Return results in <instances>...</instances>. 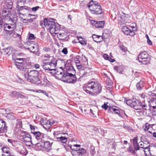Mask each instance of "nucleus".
Instances as JSON below:
<instances>
[{
    "label": "nucleus",
    "instance_id": "1",
    "mask_svg": "<svg viewBox=\"0 0 156 156\" xmlns=\"http://www.w3.org/2000/svg\"><path fill=\"white\" fill-rule=\"evenodd\" d=\"M55 20L50 18H45L43 21H41L40 25L43 27H46L51 34H57L60 30V25L57 23L55 22Z\"/></svg>",
    "mask_w": 156,
    "mask_h": 156
},
{
    "label": "nucleus",
    "instance_id": "2",
    "mask_svg": "<svg viewBox=\"0 0 156 156\" xmlns=\"http://www.w3.org/2000/svg\"><path fill=\"white\" fill-rule=\"evenodd\" d=\"M83 89L87 93L92 95H97L102 90L101 84L97 82L91 81L84 85Z\"/></svg>",
    "mask_w": 156,
    "mask_h": 156
},
{
    "label": "nucleus",
    "instance_id": "3",
    "mask_svg": "<svg viewBox=\"0 0 156 156\" xmlns=\"http://www.w3.org/2000/svg\"><path fill=\"white\" fill-rule=\"evenodd\" d=\"M12 60L14 61V65L18 69L22 71H25L26 69L30 68L33 66L32 63L25 58H15L12 57Z\"/></svg>",
    "mask_w": 156,
    "mask_h": 156
},
{
    "label": "nucleus",
    "instance_id": "4",
    "mask_svg": "<svg viewBox=\"0 0 156 156\" xmlns=\"http://www.w3.org/2000/svg\"><path fill=\"white\" fill-rule=\"evenodd\" d=\"M87 5L90 12L92 14L100 15L102 13L101 7L98 2L92 0Z\"/></svg>",
    "mask_w": 156,
    "mask_h": 156
},
{
    "label": "nucleus",
    "instance_id": "5",
    "mask_svg": "<svg viewBox=\"0 0 156 156\" xmlns=\"http://www.w3.org/2000/svg\"><path fill=\"white\" fill-rule=\"evenodd\" d=\"M24 75L27 81L35 84L39 78V72L36 70H31L25 73Z\"/></svg>",
    "mask_w": 156,
    "mask_h": 156
},
{
    "label": "nucleus",
    "instance_id": "6",
    "mask_svg": "<svg viewBox=\"0 0 156 156\" xmlns=\"http://www.w3.org/2000/svg\"><path fill=\"white\" fill-rule=\"evenodd\" d=\"M136 60L140 63L144 65H147L150 63L151 57L145 51H141L138 55Z\"/></svg>",
    "mask_w": 156,
    "mask_h": 156
},
{
    "label": "nucleus",
    "instance_id": "7",
    "mask_svg": "<svg viewBox=\"0 0 156 156\" xmlns=\"http://www.w3.org/2000/svg\"><path fill=\"white\" fill-rule=\"evenodd\" d=\"M20 140L24 143L26 146L30 147L31 144L33 145L31 141V136L29 133L24 131L21 132L20 136Z\"/></svg>",
    "mask_w": 156,
    "mask_h": 156
},
{
    "label": "nucleus",
    "instance_id": "8",
    "mask_svg": "<svg viewBox=\"0 0 156 156\" xmlns=\"http://www.w3.org/2000/svg\"><path fill=\"white\" fill-rule=\"evenodd\" d=\"M133 105L132 108L136 110H147V106L144 101L141 102L138 100L133 99Z\"/></svg>",
    "mask_w": 156,
    "mask_h": 156
},
{
    "label": "nucleus",
    "instance_id": "9",
    "mask_svg": "<svg viewBox=\"0 0 156 156\" xmlns=\"http://www.w3.org/2000/svg\"><path fill=\"white\" fill-rule=\"evenodd\" d=\"M11 12L9 10L3 8L2 12V19L3 20H9L13 23H15L16 19V16L14 14V17L12 18L11 16H12V15L10 14Z\"/></svg>",
    "mask_w": 156,
    "mask_h": 156
},
{
    "label": "nucleus",
    "instance_id": "10",
    "mask_svg": "<svg viewBox=\"0 0 156 156\" xmlns=\"http://www.w3.org/2000/svg\"><path fill=\"white\" fill-rule=\"evenodd\" d=\"M74 60L77 69L80 70V72L82 73V75L80 76V78L83 77L85 78L88 75V73L85 71L83 72L82 69V66L81 64L80 61V56L79 55H77L74 57Z\"/></svg>",
    "mask_w": 156,
    "mask_h": 156
},
{
    "label": "nucleus",
    "instance_id": "11",
    "mask_svg": "<svg viewBox=\"0 0 156 156\" xmlns=\"http://www.w3.org/2000/svg\"><path fill=\"white\" fill-rule=\"evenodd\" d=\"M41 144L37 143L35 144L37 147H40L43 149V150L47 152H49L51 149V145L53 142L50 143L48 141L42 142Z\"/></svg>",
    "mask_w": 156,
    "mask_h": 156
},
{
    "label": "nucleus",
    "instance_id": "12",
    "mask_svg": "<svg viewBox=\"0 0 156 156\" xmlns=\"http://www.w3.org/2000/svg\"><path fill=\"white\" fill-rule=\"evenodd\" d=\"M63 79V81L64 82L73 84L75 83L77 81L76 74H73L72 75H66L65 74Z\"/></svg>",
    "mask_w": 156,
    "mask_h": 156
},
{
    "label": "nucleus",
    "instance_id": "13",
    "mask_svg": "<svg viewBox=\"0 0 156 156\" xmlns=\"http://www.w3.org/2000/svg\"><path fill=\"white\" fill-rule=\"evenodd\" d=\"M54 73L56 79L63 81L65 74L64 73V69H63L62 67H60Z\"/></svg>",
    "mask_w": 156,
    "mask_h": 156
},
{
    "label": "nucleus",
    "instance_id": "14",
    "mask_svg": "<svg viewBox=\"0 0 156 156\" xmlns=\"http://www.w3.org/2000/svg\"><path fill=\"white\" fill-rule=\"evenodd\" d=\"M108 111L109 113H112L113 111L115 114L118 115L119 116L121 117H123L124 115L127 117V115H126L125 111L124 110H121L120 111L119 109L115 108H113L112 107H109Z\"/></svg>",
    "mask_w": 156,
    "mask_h": 156
},
{
    "label": "nucleus",
    "instance_id": "15",
    "mask_svg": "<svg viewBox=\"0 0 156 156\" xmlns=\"http://www.w3.org/2000/svg\"><path fill=\"white\" fill-rule=\"evenodd\" d=\"M73 151L71 152V154L73 156L82 155L86 152V151L83 148H81L78 150L77 149H72Z\"/></svg>",
    "mask_w": 156,
    "mask_h": 156
},
{
    "label": "nucleus",
    "instance_id": "16",
    "mask_svg": "<svg viewBox=\"0 0 156 156\" xmlns=\"http://www.w3.org/2000/svg\"><path fill=\"white\" fill-rule=\"evenodd\" d=\"M50 84V82L48 80L47 78L44 77L43 79H41L38 78L34 84L37 85L46 86L49 85Z\"/></svg>",
    "mask_w": 156,
    "mask_h": 156
},
{
    "label": "nucleus",
    "instance_id": "17",
    "mask_svg": "<svg viewBox=\"0 0 156 156\" xmlns=\"http://www.w3.org/2000/svg\"><path fill=\"white\" fill-rule=\"evenodd\" d=\"M48 60L44 58L42 60V66L43 68L46 70L56 71V69L55 68H52L48 62H45V61Z\"/></svg>",
    "mask_w": 156,
    "mask_h": 156
},
{
    "label": "nucleus",
    "instance_id": "18",
    "mask_svg": "<svg viewBox=\"0 0 156 156\" xmlns=\"http://www.w3.org/2000/svg\"><path fill=\"white\" fill-rule=\"evenodd\" d=\"M33 135L35 139L39 142H41L45 136V134L39 131L34 132L33 133Z\"/></svg>",
    "mask_w": 156,
    "mask_h": 156
},
{
    "label": "nucleus",
    "instance_id": "19",
    "mask_svg": "<svg viewBox=\"0 0 156 156\" xmlns=\"http://www.w3.org/2000/svg\"><path fill=\"white\" fill-rule=\"evenodd\" d=\"M122 31L127 35L133 36L135 35V32L133 30H131L126 26H123L122 27Z\"/></svg>",
    "mask_w": 156,
    "mask_h": 156
},
{
    "label": "nucleus",
    "instance_id": "20",
    "mask_svg": "<svg viewBox=\"0 0 156 156\" xmlns=\"http://www.w3.org/2000/svg\"><path fill=\"white\" fill-rule=\"evenodd\" d=\"M90 23L92 25H94L96 28H103L104 27L105 22L104 21H97L92 20L90 21Z\"/></svg>",
    "mask_w": 156,
    "mask_h": 156
},
{
    "label": "nucleus",
    "instance_id": "21",
    "mask_svg": "<svg viewBox=\"0 0 156 156\" xmlns=\"http://www.w3.org/2000/svg\"><path fill=\"white\" fill-rule=\"evenodd\" d=\"M64 69V73L66 75H72L73 74H76V71L72 66L68 68L66 67Z\"/></svg>",
    "mask_w": 156,
    "mask_h": 156
},
{
    "label": "nucleus",
    "instance_id": "22",
    "mask_svg": "<svg viewBox=\"0 0 156 156\" xmlns=\"http://www.w3.org/2000/svg\"><path fill=\"white\" fill-rule=\"evenodd\" d=\"M30 51L33 53L34 55H36L37 56L40 55V52L39 51L38 46L37 45L31 46L30 48Z\"/></svg>",
    "mask_w": 156,
    "mask_h": 156
},
{
    "label": "nucleus",
    "instance_id": "23",
    "mask_svg": "<svg viewBox=\"0 0 156 156\" xmlns=\"http://www.w3.org/2000/svg\"><path fill=\"white\" fill-rule=\"evenodd\" d=\"M7 130V126H6L5 121L2 119H0V133L5 132Z\"/></svg>",
    "mask_w": 156,
    "mask_h": 156
},
{
    "label": "nucleus",
    "instance_id": "24",
    "mask_svg": "<svg viewBox=\"0 0 156 156\" xmlns=\"http://www.w3.org/2000/svg\"><path fill=\"white\" fill-rule=\"evenodd\" d=\"M41 121L43 123V127L45 129L47 130L49 129L51 125L50 121L44 120L43 119H41Z\"/></svg>",
    "mask_w": 156,
    "mask_h": 156
},
{
    "label": "nucleus",
    "instance_id": "25",
    "mask_svg": "<svg viewBox=\"0 0 156 156\" xmlns=\"http://www.w3.org/2000/svg\"><path fill=\"white\" fill-rule=\"evenodd\" d=\"M13 3L11 0H7L3 5V8L10 10L12 7Z\"/></svg>",
    "mask_w": 156,
    "mask_h": 156
},
{
    "label": "nucleus",
    "instance_id": "26",
    "mask_svg": "<svg viewBox=\"0 0 156 156\" xmlns=\"http://www.w3.org/2000/svg\"><path fill=\"white\" fill-rule=\"evenodd\" d=\"M149 95L148 101V102H156V94L150 92L149 94Z\"/></svg>",
    "mask_w": 156,
    "mask_h": 156
},
{
    "label": "nucleus",
    "instance_id": "27",
    "mask_svg": "<svg viewBox=\"0 0 156 156\" xmlns=\"http://www.w3.org/2000/svg\"><path fill=\"white\" fill-rule=\"evenodd\" d=\"M145 85V83L143 80H141L140 81L137 83L136 85V87L138 90H141L144 87Z\"/></svg>",
    "mask_w": 156,
    "mask_h": 156
},
{
    "label": "nucleus",
    "instance_id": "28",
    "mask_svg": "<svg viewBox=\"0 0 156 156\" xmlns=\"http://www.w3.org/2000/svg\"><path fill=\"white\" fill-rule=\"evenodd\" d=\"M133 146L135 150L137 151L140 149V147L137 142V137H135L133 139Z\"/></svg>",
    "mask_w": 156,
    "mask_h": 156
},
{
    "label": "nucleus",
    "instance_id": "29",
    "mask_svg": "<svg viewBox=\"0 0 156 156\" xmlns=\"http://www.w3.org/2000/svg\"><path fill=\"white\" fill-rule=\"evenodd\" d=\"M2 151L3 152L2 156H9L10 154V149L9 147H3L2 148Z\"/></svg>",
    "mask_w": 156,
    "mask_h": 156
},
{
    "label": "nucleus",
    "instance_id": "30",
    "mask_svg": "<svg viewBox=\"0 0 156 156\" xmlns=\"http://www.w3.org/2000/svg\"><path fill=\"white\" fill-rule=\"evenodd\" d=\"M80 61L81 65H85L88 64V59L84 55H82L80 57Z\"/></svg>",
    "mask_w": 156,
    "mask_h": 156
},
{
    "label": "nucleus",
    "instance_id": "31",
    "mask_svg": "<svg viewBox=\"0 0 156 156\" xmlns=\"http://www.w3.org/2000/svg\"><path fill=\"white\" fill-rule=\"evenodd\" d=\"M52 68H55L57 66V60L55 58H53L50 62H48Z\"/></svg>",
    "mask_w": 156,
    "mask_h": 156
},
{
    "label": "nucleus",
    "instance_id": "32",
    "mask_svg": "<svg viewBox=\"0 0 156 156\" xmlns=\"http://www.w3.org/2000/svg\"><path fill=\"white\" fill-rule=\"evenodd\" d=\"M57 36H58V38L60 40H66L68 36L67 33L65 32L64 33H60Z\"/></svg>",
    "mask_w": 156,
    "mask_h": 156
},
{
    "label": "nucleus",
    "instance_id": "33",
    "mask_svg": "<svg viewBox=\"0 0 156 156\" xmlns=\"http://www.w3.org/2000/svg\"><path fill=\"white\" fill-rule=\"evenodd\" d=\"M150 146H148L144 147V152L145 154L146 155L148 156L149 155H150L151 156H156L154 155H152L150 152Z\"/></svg>",
    "mask_w": 156,
    "mask_h": 156
},
{
    "label": "nucleus",
    "instance_id": "34",
    "mask_svg": "<svg viewBox=\"0 0 156 156\" xmlns=\"http://www.w3.org/2000/svg\"><path fill=\"white\" fill-rule=\"evenodd\" d=\"M7 115L6 118L10 120H14L16 119V117L14 115L12 112L9 113L7 111Z\"/></svg>",
    "mask_w": 156,
    "mask_h": 156
},
{
    "label": "nucleus",
    "instance_id": "35",
    "mask_svg": "<svg viewBox=\"0 0 156 156\" xmlns=\"http://www.w3.org/2000/svg\"><path fill=\"white\" fill-rule=\"evenodd\" d=\"M20 154L23 155L25 156L27 154V151L26 149L23 147H21L20 150H19Z\"/></svg>",
    "mask_w": 156,
    "mask_h": 156
},
{
    "label": "nucleus",
    "instance_id": "36",
    "mask_svg": "<svg viewBox=\"0 0 156 156\" xmlns=\"http://www.w3.org/2000/svg\"><path fill=\"white\" fill-rule=\"evenodd\" d=\"M114 69L120 73H121L123 71V69L121 66H115L114 67Z\"/></svg>",
    "mask_w": 156,
    "mask_h": 156
},
{
    "label": "nucleus",
    "instance_id": "37",
    "mask_svg": "<svg viewBox=\"0 0 156 156\" xmlns=\"http://www.w3.org/2000/svg\"><path fill=\"white\" fill-rule=\"evenodd\" d=\"M56 139L58 141H60L63 143H65L67 141V138L65 137L61 136L59 137H56Z\"/></svg>",
    "mask_w": 156,
    "mask_h": 156
},
{
    "label": "nucleus",
    "instance_id": "38",
    "mask_svg": "<svg viewBox=\"0 0 156 156\" xmlns=\"http://www.w3.org/2000/svg\"><path fill=\"white\" fill-rule=\"evenodd\" d=\"M133 99L132 100L127 99L126 98H125L124 102H126V103L128 105L132 107L133 105Z\"/></svg>",
    "mask_w": 156,
    "mask_h": 156
},
{
    "label": "nucleus",
    "instance_id": "39",
    "mask_svg": "<svg viewBox=\"0 0 156 156\" xmlns=\"http://www.w3.org/2000/svg\"><path fill=\"white\" fill-rule=\"evenodd\" d=\"M77 39L79 41V42L82 45H86L87 44V41L83 40L81 37L78 36L77 37Z\"/></svg>",
    "mask_w": 156,
    "mask_h": 156
},
{
    "label": "nucleus",
    "instance_id": "40",
    "mask_svg": "<svg viewBox=\"0 0 156 156\" xmlns=\"http://www.w3.org/2000/svg\"><path fill=\"white\" fill-rule=\"evenodd\" d=\"M19 92L16 91H12L10 94V96L13 98H18Z\"/></svg>",
    "mask_w": 156,
    "mask_h": 156
},
{
    "label": "nucleus",
    "instance_id": "41",
    "mask_svg": "<svg viewBox=\"0 0 156 156\" xmlns=\"http://www.w3.org/2000/svg\"><path fill=\"white\" fill-rule=\"evenodd\" d=\"M135 151V150H134L132 146H129L128 149V151L133 155L135 154H136Z\"/></svg>",
    "mask_w": 156,
    "mask_h": 156
},
{
    "label": "nucleus",
    "instance_id": "42",
    "mask_svg": "<svg viewBox=\"0 0 156 156\" xmlns=\"http://www.w3.org/2000/svg\"><path fill=\"white\" fill-rule=\"evenodd\" d=\"M5 52L6 54L8 55H10L12 52V51L11 49V48L8 47V48L4 49Z\"/></svg>",
    "mask_w": 156,
    "mask_h": 156
},
{
    "label": "nucleus",
    "instance_id": "43",
    "mask_svg": "<svg viewBox=\"0 0 156 156\" xmlns=\"http://www.w3.org/2000/svg\"><path fill=\"white\" fill-rule=\"evenodd\" d=\"M17 122L16 123V126L19 128H22V121L20 119H18L16 120Z\"/></svg>",
    "mask_w": 156,
    "mask_h": 156
},
{
    "label": "nucleus",
    "instance_id": "44",
    "mask_svg": "<svg viewBox=\"0 0 156 156\" xmlns=\"http://www.w3.org/2000/svg\"><path fill=\"white\" fill-rule=\"evenodd\" d=\"M90 152L91 156H94L96 153L95 151L94 147L93 146H91L90 148Z\"/></svg>",
    "mask_w": 156,
    "mask_h": 156
},
{
    "label": "nucleus",
    "instance_id": "45",
    "mask_svg": "<svg viewBox=\"0 0 156 156\" xmlns=\"http://www.w3.org/2000/svg\"><path fill=\"white\" fill-rule=\"evenodd\" d=\"M22 4H17V6L16 7V9H17V10L18 11H20L24 9H27L26 8H25V6H21L22 5Z\"/></svg>",
    "mask_w": 156,
    "mask_h": 156
},
{
    "label": "nucleus",
    "instance_id": "46",
    "mask_svg": "<svg viewBox=\"0 0 156 156\" xmlns=\"http://www.w3.org/2000/svg\"><path fill=\"white\" fill-rule=\"evenodd\" d=\"M29 126L31 129V133L33 134V133L34 132H37V131H36V128H37L36 126H34L31 124H30Z\"/></svg>",
    "mask_w": 156,
    "mask_h": 156
},
{
    "label": "nucleus",
    "instance_id": "47",
    "mask_svg": "<svg viewBox=\"0 0 156 156\" xmlns=\"http://www.w3.org/2000/svg\"><path fill=\"white\" fill-rule=\"evenodd\" d=\"M71 62V61L70 60H67L66 63L65 64V67L64 69L66 68H68L70 66H71V64L70 63Z\"/></svg>",
    "mask_w": 156,
    "mask_h": 156
},
{
    "label": "nucleus",
    "instance_id": "48",
    "mask_svg": "<svg viewBox=\"0 0 156 156\" xmlns=\"http://www.w3.org/2000/svg\"><path fill=\"white\" fill-rule=\"evenodd\" d=\"M150 126V125L149 124L147 123H146L145 125L143 126V129H144V130L145 131H147L149 129V126Z\"/></svg>",
    "mask_w": 156,
    "mask_h": 156
},
{
    "label": "nucleus",
    "instance_id": "49",
    "mask_svg": "<svg viewBox=\"0 0 156 156\" xmlns=\"http://www.w3.org/2000/svg\"><path fill=\"white\" fill-rule=\"evenodd\" d=\"M27 90L28 91H32L33 92H36L37 93H42V91L43 90H35L32 89H28Z\"/></svg>",
    "mask_w": 156,
    "mask_h": 156
},
{
    "label": "nucleus",
    "instance_id": "50",
    "mask_svg": "<svg viewBox=\"0 0 156 156\" xmlns=\"http://www.w3.org/2000/svg\"><path fill=\"white\" fill-rule=\"evenodd\" d=\"M120 49L123 51L125 52L127 50V48L123 45H121L119 46Z\"/></svg>",
    "mask_w": 156,
    "mask_h": 156
},
{
    "label": "nucleus",
    "instance_id": "51",
    "mask_svg": "<svg viewBox=\"0 0 156 156\" xmlns=\"http://www.w3.org/2000/svg\"><path fill=\"white\" fill-rule=\"evenodd\" d=\"M141 141L143 142V144H146V143H147L149 145L150 144V143H149V141H147V139L145 138H141Z\"/></svg>",
    "mask_w": 156,
    "mask_h": 156
},
{
    "label": "nucleus",
    "instance_id": "52",
    "mask_svg": "<svg viewBox=\"0 0 156 156\" xmlns=\"http://www.w3.org/2000/svg\"><path fill=\"white\" fill-rule=\"evenodd\" d=\"M27 0H18L17 1V4H22L24 5L25 3Z\"/></svg>",
    "mask_w": 156,
    "mask_h": 156
},
{
    "label": "nucleus",
    "instance_id": "53",
    "mask_svg": "<svg viewBox=\"0 0 156 156\" xmlns=\"http://www.w3.org/2000/svg\"><path fill=\"white\" fill-rule=\"evenodd\" d=\"M6 31L8 32V33L10 36H13L15 34V31L14 30H6Z\"/></svg>",
    "mask_w": 156,
    "mask_h": 156
},
{
    "label": "nucleus",
    "instance_id": "54",
    "mask_svg": "<svg viewBox=\"0 0 156 156\" xmlns=\"http://www.w3.org/2000/svg\"><path fill=\"white\" fill-rule=\"evenodd\" d=\"M36 37L34 36V35L32 34H30L29 35L28 39L30 40H32L34 39Z\"/></svg>",
    "mask_w": 156,
    "mask_h": 156
},
{
    "label": "nucleus",
    "instance_id": "55",
    "mask_svg": "<svg viewBox=\"0 0 156 156\" xmlns=\"http://www.w3.org/2000/svg\"><path fill=\"white\" fill-rule=\"evenodd\" d=\"M113 84V83L111 80H109L108 82H106V84L107 86H108V88H110Z\"/></svg>",
    "mask_w": 156,
    "mask_h": 156
},
{
    "label": "nucleus",
    "instance_id": "56",
    "mask_svg": "<svg viewBox=\"0 0 156 156\" xmlns=\"http://www.w3.org/2000/svg\"><path fill=\"white\" fill-rule=\"evenodd\" d=\"M43 50L46 52H50L51 51V49L49 47H44L43 49Z\"/></svg>",
    "mask_w": 156,
    "mask_h": 156
},
{
    "label": "nucleus",
    "instance_id": "57",
    "mask_svg": "<svg viewBox=\"0 0 156 156\" xmlns=\"http://www.w3.org/2000/svg\"><path fill=\"white\" fill-rule=\"evenodd\" d=\"M62 52L65 55H66L68 53V50L66 48H63L62 50Z\"/></svg>",
    "mask_w": 156,
    "mask_h": 156
},
{
    "label": "nucleus",
    "instance_id": "58",
    "mask_svg": "<svg viewBox=\"0 0 156 156\" xmlns=\"http://www.w3.org/2000/svg\"><path fill=\"white\" fill-rule=\"evenodd\" d=\"M39 8L41 9V7H40L39 6H37L34 7L32 8V11L34 12H36L38 9H39Z\"/></svg>",
    "mask_w": 156,
    "mask_h": 156
},
{
    "label": "nucleus",
    "instance_id": "59",
    "mask_svg": "<svg viewBox=\"0 0 156 156\" xmlns=\"http://www.w3.org/2000/svg\"><path fill=\"white\" fill-rule=\"evenodd\" d=\"M102 108L105 109V110H106L108 108H109L108 105L107 104L105 103L101 106Z\"/></svg>",
    "mask_w": 156,
    "mask_h": 156
},
{
    "label": "nucleus",
    "instance_id": "60",
    "mask_svg": "<svg viewBox=\"0 0 156 156\" xmlns=\"http://www.w3.org/2000/svg\"><path fill=\"white\" fill-rule=\"evenodd\" d=\"M149 107L151 110L154 112L156 111V105L153 106Z\"/></svg>",
    "mask_w": 156,
    "mask_h": 156
},
{
    "label": "nucleus",
    "instance_id": "61",
    "mask_svg": "<svg viewBox=\"0 0 156 156\" xmlns=\"http://www.w3.org/2000/svg\"><path fill=\"white\" fill-rule=\"evenodd\" d=\"M149 106L151 107L153 106L156 105V102H149Z\"/></svg>",
    "mask_w": 156,
    "mask_h": 156
},
{
    "label": "nucleus",
    "instance_id": "62",
    "mask_svg": "<svg viewBox=\"0 0 156 156\" xmlns=\"http://www.w3.org/2000/svg\"><path fill=\"white\" fill-rule=\"evenodd\" d=\"M19 98H27V97L25 96L22 94H20V93H19Z\"/></svg>",
    "mask_w": 156,
    "mask_h": 156
},
{
    "label": "nucleus",
    "instance_id": "63",
    "mask_svg": "<svg viewBox=\"0 0 156 156\" xmlns=\"http://www.w3.org/2000/svg\"><path fill=\"white\" fill-rule=\"evenodd\" d=\"M103 57L104 59L106 60L108 59L109 56L106 54H105L103 55Z\"/></svg>",
    "mask_w": 156,
    "mask_h": 156
},
{
    "label": "nucleus",
    "instance_id": "64",
    "mask_svg": "<svg viewBox=\"0 0 156 156\" xmlns=\"http://www.w3.org/2000/svg\"><path fill=\"white\" fill-rule=\"evenodd\" d=\"M42 94H44L47 97H49V95L48 93L45 90H43Z\"/></svg>",
    "mask_w": 156,
    "mask_h": 156
}]
</instances>
